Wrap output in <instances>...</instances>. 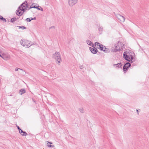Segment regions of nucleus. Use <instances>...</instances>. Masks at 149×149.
<instances>
[{"mask_svg":"<svg viewBox=\"0 0 149 149\" xmlns=\"http://www.w3.org/2000/svg\"><path fill=\"white\" fill-rule=\"evenodd\" d=\"M31 43L30 41L26 39H22L20 41L21 45L26 47H29L31 46L32 44H31Z\"/></svg>","mask_w":149,"mask_h":149,"instance_id":"nucleus-3","label":"nucleus"},{"mask_svg":"<svg viewBox=\"0 0 149 149\" xmlns=\"http://www.w3.org/2000/svg\"><path fill=\"white\" fill-rule=\"evenodd\" d=\"M119 15V18L118 19H119L121 21L124 22L125 20V17H124L120 15Z\"/></svg>","mask_w":149,"mask_h":149,"instance_id":"nucleus-15","label":"nucleus"},{"mask_svg":"<svg viewBox=\"0 0 149 149\" xmlns=\"http://www.w3.org/2000/svg\"><path fill=\"white\" fill-rule=\"evenodd\" d=\"M18 70H23L22 69L18 68H16L15 69V71H17Z\"/></svg>","mask_w":149,"mask_h":149,"instance_id":"nucleus-29","label":"nucleus"},{"mask_svg":"<svg viewBox=\"0 0 149 149\" xmlns=\"http://www.w3.org/2000/svg\"><path fill=\"white\" fill-rule=\"evenodd\" d=\"M48 144H52V143H51V142H48V143H47V146H48V147H53L54 146H52L51 145H48Z\"/></svg>","mask_w":149,"mask_h":149,"instance_id":"nucleus-22","label":"nucleus"},{"mask_svg":"<svg viewBox=\"0 0 149 149\" xmlns=\"http://www.w3.org/2000/svg\"><path fill=\"white\" fill-rule=\"evenodd\" d=\"M100 44H100L98 42H95V45H94L95 46H96V45H97V46H99V45H100Z\"/></svg>","mask_w":149,"mask_h":149,"instance_id":"nucleus-28","label":"nucleus"},{"mask_svg":"<svg viewBox=\"0 0 149 149\" xmlns=\"http://www.w3.org/2000/svg\"><path fill=\"white\" fill-rule=\"evenodd\" d=\"M136 112L138 115H139V111L138 110H136Z\"/></svg>","mask_w":149,"mask_h":149,"instance_id":"nucleus-40","label":"nucleus"},{"mask_svg":"<svg viewBox=\"0 0 149 149\" xmlns=\"http://www.w3.org/2000/svg\"><path fill=\"white\" fill-rule=\"evenodd\" d=\"M19 132L23 136H26L28 134L26 132L23 131L21 129L19 131Z\"/></svg>","mask_w":149,"mask_h":149,"instance_id":"nucleus-12","label":"nucleus"},{"mask_svg":"<svg viewBox=\"0 0 149 149\" xmlns=\"http://www.w3.org/2000/svg\"><path fill=\"white\" fill-rule=\"evenodd\" d=\"M19 18H16V17H14L10 19V22L12 23L14 22L15 21H17V19Z\"/></svg>","mask_w":149,"mask_h":149,"instance_id":"nucleus-17","label":"nucleus"},{"mask_svg":"<svg viewBox=\"0 0 149 149\" xmlns=\"http://www.w3.org/2000/svg\"><path fill=\"white\" fill-rule=\"evenodd\" d=\"M35 8H36L38 10H40L42 11H43V8L41 6L38 5V6H36Z\"/></svg>","mask_w":149,"mask_h":149,"instance_id":"nucleus-18","label":"nucleus"},{"mask_svg":"<svg viewBox=\"0 0 149 149\" xmlns=\"http://www.w3.org/2000/svg\"><path fill=\"white\" fill-rule=\"evenodd\" d=\"M106 47L105 46H104L103 47V50H104V47Z\"/></svg>","mask_w":149,"mask_h":149,"instance_id":"nucleus-41","label":"nucleus"},{"mask_svg":"<svg viewBox=\"0 0 149 149\" xmlns=\"http://www.w3.org/2000/svg\"><path fill=\"white\" fill-rule=\"evenodd\" d=\"M80 112L82 113H84V110L82 108H79V109Z\"/></svg>","mask_w":149,"mask_h":149,"instance_id":"nucleus-25","label":"nucleus"},{"mask_svg":"<svg viewBox=\"0 0 149 149\" xmlns=\"http://www.w3.org/2000/svg\"><path fill=\"white\" fill-rule=\"evenodd\" d=\"M98 54H100V52H98Z\"/></svg>","mask_w":149,"mask_h":149,"instance_id":"nucleus-42","label":"nucleus"},{"mask_svg":"<svg viewBox=\"0 0 149 149\" xmlns=\"http://www.w3.org/2000/svg\"><path fill=\"white\" fill-rule=\"evenodd\" d=\"M134 53L132 52L131 51H130L128 52H127V55H132L133 54H134Z\"/></svg>","mask_w":149,"mask_h":149,"instance_id":"nucleus-26","label":"nucleus"},{"mask_svg":"<svg viewBox=\"0 0 149 149\" xmlns=\"http://www.w3.org/2000/svg\"><path fill=\"white\" fill-rule=\"evenodd\" d=\"M123 44L122 42L119 41L118 43L115 45V48L113 50V52H117L118 51H121L122 50L123 47Z\"/></svg>","mask_w":149,"mask_h":149,"instance_id":"nucleus-2","label":"nucleus"},{"mask_svg":"<svg viewBox=\"0 0 149 149\" xmlns=\"http://www.w3.org/2000/svg\"><path fill=\"white\" fill-rule=\"evenodd\" d=\"M23 7H24V8H23V7L22 8H21V10H20L22 11V13H23V14L25 11L26 10V9L28 8V5L25 4V6H23Z\"/></svg>","mask_w":149,"mask_h":149,"instance_id":"nucleus-10","label":"nucleus"},{"mask_svg":"<svg viewBox=\"0 0 149 149\" xmlns=\"http://www.w3.org/2000/svg\"><path fill=\"white\" fill-rule=\"evenodd\" d=\"M3 17L0 15V20H2V18H3Z\"/></svg>","mask_w":149,"mask_h":149,"instance_id":"nucleus-37","label":"nucleus"},{"mask_svg":"<svg viewBox=\"0 0 149 149\" xmlns=\"http://www.w3.org/2000/svg\"><path fill=\"white\" fill-rule=\"evenodd\" d=\"M128 66L129 67H130L131 66V64L129 62H127L125 63L123 66Z\"/></svg>","mask_w":149,"mask_h":149,"instance_id":"nucleus-21","label":"nucleus"},{"mask_svg":"<svg viewBox=\"0 0 149 149\" xmlns=\"http://www.w3.org/2000/svg\"><path fill=\"white\" fill-rule=\"evenodd\" d=\"M123 64L122 63H118L116 64H113V67H116V68H122Z\"/></svg>","mask_w":149,"mask_h":149,"instance_id":"nucleus-9","label":"nucleus"},{"mask_svg":"<svg viewBox=\"0 0 149 149\" xmlns=\"http://www.w3.org/2000/svg\"><path fill=\"white\" fill-rule=\"evenodd\" d=\"M21 6H19L16 11V14L18 16H21L23 15V13L20 11L21 10Z\"/></svg>","mask_w":149,"mask_h":149,"instance_id":"nucleus-7","label":"nucleus"},{"mask_svg":"<svg viewBox=\"0 0 149 149\" xmlns=\"http://www.w3.org/2000/svg\"><path fill=\"white\" fill-rule=\"evenodd\" d=\"M17 27H18L19 28V29H26V27L23 26H17Z\"/></svg>","mask_w":149,"mask_h":149,"instance_id":"nucleus-23","label":"nucleus"},{"mask_svg":"<svg viewBox=\"0 0 149 149\" xmlns=\"http://www.w3.org/2000/svg\"><path fill=\"white\" fill-rule=\"evenodd\" d=\"M84 68V67L83 65H81L80 66V68L81 69H82Z\"/></svg>","mask_w":149,"mask_h":149,"instance_id":"nucleus-35","label":"nucleus"},{"mask_svg":"<svg viewBox=\"0 0 149 149\" xmlns=\"http://www.w3.org/2000/svg\"><path fill=\"white\" fill-rule=\"evenodd\" d=\"M98 30L100 31H102L103 30V27L102 26H100Z\"/></svg>","mask_w":149,"mask_h":149,"instance_id":"nucleus-27","label":"nucleus"},{"mask_svg":"<svg viewBox=\"0 0 149 149\" xmlns=\"http://www.w3.org/2000/svg\"><path fill=\"white\" fill-rule=\"evenodd\" d=\"M31 18H27L25 19L26 21L28 22H31Z\"/></svg>","mask_w":149,"mask_h":149,"instance_id":"nucleus-24","label":"nucleus"},{"mask_svg":"<svg viewBox=\"0 0 149 149\" xmlns=\"http://www.w3.org/2000/svg\"><path fill=\"white\" fill-rule=\"evenodd\" d=\"M128 52L126 51L125 52H124L123 54V57L126 60L130 63H133L135 61L133 56L127 55Z\"/></svg>","mask_w":149,"mask_h":149,"instance_id":"nucleus-1","label":"nucleus"},{"mask_svg":"<svg viewBox=\"0 0 149 149\" xmlns=\"http://www.w3.org/2000/svg\"><path fill=\"white\" fill-rule=\"evenodd\" d=\"M53 58L55 59L57 63H59L61 61V55L58 52H56L53 54Z\"/></svg>","mask_w":149,"mask_h":149,"instance_id":"nucleus-4","label":"nucleus"},{"mask_svg":"<svg viewBox=\"0 0 149 149\" xmlns=\"http://www.w3.org/2000/svg\"><path fill=\"white\" fill-rule=\"evenodd\" d=\"M25 4H27V5H28L27 1H25L24 2L21 4L19 6H21V8H22V7L23 8L24 7H23V6H25Z\"/></svg>","mask_w":149,"mask_h":149,"instance_id":"nucleus-16","label":"nucleus"},{"mask_svg":"<svg viewBox=\"0 0 149 149\" xmlns=\"http://www.w3.org/2000/svg\"><path fill=\"white\" fill-rule=\"evenodd\" d=\"M26 92L25 89V88H22L19 90V94L20 95H22L25 93Z\"/></svg>","mask_w":149,"mask_h":149,"instance_id":"nucleus-11","label":"nucleus"},{"mask_svg":"<svg viewBox=\"0 0 149 149\" xmlns=\"http://www.w3.org/2000/svg\"><path fill=\"white\" fill-rule=\"evenodd\" d=\"M35 7H36V6H30V7H28L29 8L28 10L30 9H31L32 8H35Z\"/></svg>","mask_w":149,"mask_h":149,"instance_id":"nucleus-30","label":"nucleus"},{"mask_svg":"<svg viewBox=\"0 0 149 149\" xmlns=\"http://www.w3.org/2000/svg\"><path fill=\"white\" fill-rule=\"evenodd\" d=\"M86 42L87 44L89 45L94 47V45L93 44V42L91 41L90 40H86Z\"/></svg>","mask_w":149,"mask_h":149,"instance_id":"nucleus-13","label":"nucleus"},{"mask_svg":"<svg viewBox=\"0 0 149 149\" xmlns=\"http://www.w3.org/2000/svg\"><path fill=\"white\" fill-rule=\"evenodd\" d=\"M78 0H69L68 3L70 6H72L76 4Z\"/></svg>","mask_w":149,"mask_h":149,"instance_id":"nucleus-5","label":"nucleus"},{"mask_svg":"<svg viewBox=\"0 0 149 149\" xmlns=\"http://www.w3.org/2000/svg\"><path fill=\"white\" fill-rule=\"evenodd\" d=\"M55 28V27L54 26H52L50 27L49 28V29H54Z\"/></svg>","mask_w":149,"mask_h":149,"instance_id":"nucleus-32","label":"nucleus"},{"mask_svg":"<svg viewBox=\"0 0 149 149\" xmlns=\"http://www.w3.org/2000/svg\"><path fill=\"white\" fill-rule=\"evenodd\" d=\"M2 21H3V22H6V19L3 17V18H2Z\"/></svg>","mask_w":149,"mask_h":149,"instance_id":"nucleus-31","label":"nucleus"},{"mask_svg":"<svg viewBox=\"0 0 149 149\" xmlns=\"http://www.w3.org/2000/svg\"><path fill=\"white\" fill-rule=\"evenodd\" d=\"M93 48L91 47H89V49L92 53L93 54H95L98 52V50L97 48H95L94 46Z\"/></svg>","mask_w":149,"mask_h":149,"instance_id":"nucleus-6","label":"nucleus"},{"mask_svg":"<svg viewBox=\"0 0 149 149\" xmlns=\"http://www.w3.org/2000/svg\"><path fill=\"white\" fill-rule=\"evenodd\" d=\"M0 56L6 60L9 59L10 58L9 56L4 54H1V56Z\"/></svg>","mask_w":149,"mask_h":149,"instance_id":"nucleus-8","label":"nucleus"},{"mask_svg":"<svg viewBox=\"0 0 149 149\" xmlns=\"http://www.w3.org/2000/svg\"><path fill=\"white\" fill-rule=\"evenodd\" d=\"M104 46V45L101 44L100 45H99V47H97V48L98 49H100V50L103 51V47Z\"/></svg>","mask_w":149,"mask_h":149,"instance_id":"nucleus-19","label":"nucleus"},{"mask_svg":"<svg viewBox=\"0 0 149 149\" xmlns=\"http://www.w3.org/2000/svg\"><path fill=\"white\" fill-rule=\"evenodd\" d=\"M16 126L18 130L19 131H20V130H21V129L17 125H16Z\"/></svg>","mask_w":149,"mask_h":149,"instance_id":"nucleus-33","label":"nucleus"},{"mask_svg":"<svg viewBox=\"0 0 149 149\" xmlns=\"http://www.w3.org/2000/svg\"><path fill=\"white\" fill-rule=\"evenodd\" d=\"M31 19L32 20H36V17H35L33 18L31 17Z\"/></svg>","mask_w":149,"mask_h":149,"instance_id":"nucleus-36","label":"nucleus"},{"mask_svg":"<svg viewBox=\"0 0 149 149\" xmlns=\"http://www.w3.org/2000/svg\"><path fill=\"white\" fill-rule=\"evenodd\" d=\"M32 100H33V101L35 103H36V101L33 98H32Z\"/></svg>","mask_w":149,"mask_h":149,"instance_id":"nucleus-39","label":"nucleus"},{"mask_svg":"<svg viewBox=\"0 0 149 149\" xmlns=\"http://www.w3.org/2000/svg\"><path fill=\"white\" fill-rule=\"evenodd\" d=\"M105 53H108L110 52V50L108 48L106 47H104V49L103 50Z\"/></svg>","mask_w":149,"mask_h":149,"instance_id":"nucleus-20","label":"nucleus"},{"mask_svg":"<svg viewBox=\"0 0 149 149\" xmlns=\"http://www.w3.org/2000/svg\"><path fill=\"white\" fill-rule=\"evenodd\" d=\"M130 67H129L128 66H123V71H124V72L125 73V72H126L128 70L129 68H130Z\"/></svg>","mask_w":149,"mask_h":149,"instance_id":"nucleus-14","label":"nucleus"},{"mask_svg":"<svg viewBox=\"0 0 149 149\" xmlns=\"http://www.w3.org/2000/svg\"><path fill=\"white\" fill-rule=\"evenodd\" d=\"M35 4V3H33L31 5V6H36L35 5H34Z\"/></svg>","mask_w":149,"mask_h":149,"instance_id":"nucleus-34","label":"nucleus"},{"mask_svg":"<svg viewBox=\"0 0 149 149\" xmlns=\"http://www.w3.org/2000/svg\"><path fill=\"white\" fill-rule=\"evenodd\" d=\"M1 49L0 48V56H1Z\"/></svg>","mask_w":149,"mask_h":149,"instance_id":"nucleus-38","label":"nucleus"}]
</instances>
